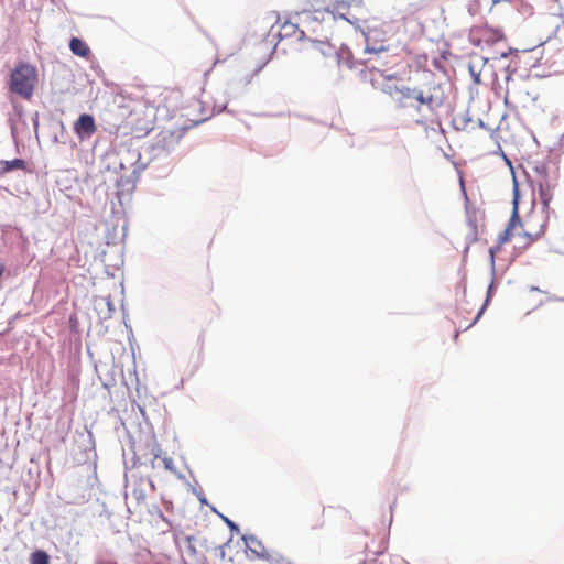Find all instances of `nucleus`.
<instances>
[{
    "instance_id": "obj_12",
    "label": "nucleus",
    "mask_w": 564,
    "mask_h": 564,
    "mask_svg": "<svg viewBox=\"0 0 564 564\" xmlns=\"http://www.w3.org/2000/svg\"><path fill=\"white\" fill-rule=\"evenodd\" d=\"M183 134H184V129L180 128V129H174V130L173 129H164L160 135H161L162 142H163V145L166 148H171L180 142Z\"/></svg>"
},
{
    "instance_id": "obj_6",
    "label": "nucleus",
    "mask_w": 564,
    "mask_h": 564,
    "mask_svg": "<svg viewBox=\"0 0 564 564\" xmlns=\"http://www.w3.org/2000/svg\"><path fill=\"white\" fill-rule=\"evenodd\" d=\"M156 110L154 106L140 104L129 115V123L137 134H148L154 126Z\"/></svg>"
},
{
    "instance_id": "obj_20",
    "label": "nucleus",
    "mask_w": 564,
    "mask_h": 564,
    "mask_svg": "<svg viewBox=\"0 0 564 564\" xmlns=\"http://www.w3.org/2000/svg\"><path fill=\"white\" fill-rule=\"evenodd\" d=\"M501 56H502V57H507V56H508V54H507V53H502V54H501Z\"/></svg>"
},
{
    "instance_id": "obj_15",
    "label": "nucleus",
    "mask_w": 564,
    "mask_h": 564,
    "mask_svg": "<svg viewBox=\"0 0 564 564\" xmlns=\"http://www.w3.org/2000/svg\"><path fill=\"white\" fill-rule=\"evenodd\" d=\"M1 165H2L1 170L3 173L10 172L15 169H19V170L26 169L25 161L22 159H14L12 161H1Z\"/></svg>"
},
{
    "instance_id": "obj_14",
    "label": "nucleus",
    "mask_w": 564,
    "mask_h": 564,
    "mask_svg": "<svg viewBox=\"0 0 564 564\" xmlns=\"http://www.w3.org/2000/svg\"><path fill=\"white\" fill-rule=\"evenodd\" d=\"M403 84H399L393 77H388L386 83L382 85L381 89L383 93L388 94L394 101H397L398 96L402 89Z\"/></svg>"
},
{
    "instance_id": "obj_18",
    "label": "nucleus",
    "mask_w": 564,
    "mask_h": 564,
    "mask_svg": "<svg viewBox=\"0 0 564 564\" xmlns=\"http://www.w3.org/2000/svg\"><path fill=\"white\" fill-rule=\"evenodd\" d=\"M474 80H475V83H477V84H479V83H480V76H479V74L474 75Z\"/></svg>"
},
{
    "instance_id": "obj_9",
    "label": "nucleus",
    "mask_w": 564,
    "mask_h": 564,
    "mask_svg": "<svg viewBox=\"0 0 564 564\" xmlns=\"http://www.w3.org/2000/svg\"><path fill=\"white\" fill-rule=\"evenodd\" d=\"M74 131L78 138H89L96 132V123L93 116L83 113L74 123Z\"/></svg>"
},
{
    "instance_id": "obj_13",
    "label": "nucleus",
    "mask_w": 564,
    "mask_h": 564,
    "mask_svg": "<svg viewBox=\"0 0 564 564\" xmlns=\"http://www.w3.org/2000/svg\"><path fill=\"white\" fill-rule=\"evenodd\" d=\"M69 48L73 54L84 58H87L91 53L89 46L78 37H73L70 40Z\"/></svg>"
},
{
    "instance_id": "obj_2",
    "label": "nucleus",
    "mask_w": 564,
    "mask_h": 564,
    "mask_svg": "<svg viewBox=\"0 0 564 564\" xmlns=\"http://www.w3.org/2000/svg\"><path fill=\"white\" fill-rule=\"evenodd\" d=\"M36 80L37 73L35 67L26 63H19L11 72L9 88L11 93L24 99H30L33 95Z\"/></svg>"
},
{
    "instance_id": "obj_10",
    "label": "nucleus",
    "mask_w": 564,
    "mask_h": 564,
    "mask_svg": "<svg viewBox=\"0 0 564 564\" xmlns=\"http://www.w3.org/2000/svg\"><path fill=\"white\" fill-rule=\"evenodd\" d=\"M306 51L315 59L319 56L328 57L335 54V47L326 41H310Z\"/></svg>"
},
{
    "instance_id": "obj_19",
    "label": "nucleus",
    "mask_w": 564,
    "mask_h": 564,
    "mask_svg": "<svg viewBox=\"0 0 564 564\" xmlns=\"http://www.w3.org/2000/svg\"><path fill=\"white\" fill-rule=\"evenodd\" d=\"M480 313H481V311L478 313L477 317H475L474 323H475L476 321H478V317H479Z\"/></svg>"
},
{
    "instance_id": "obj_17",
    "label": "nucleus",
    "mask_w": 564,
    "mask_h": 564,
    "mask_svg": "<svg viewBox=\"0 0 564 564\" xmlns=\"http://www.w3.org/2000/svg\"><path fill=\"white\" fill-rule=\"evenodd\" d=\"M163 464H164V467L167 469V470H171V471H174V462H173V458L171 457H165L163 458Z\"/></svg>"
},
{
    "instance_id": "obj_1",
    "label": "nucleus",
    "mask_w": 564,
    "mask_h": 564,
    "mask_svg": "<svg viewBox=\"0 0 564 564\" xmlns=\"http://www.w3.org/2000/svg\"><path fill=\"white\" fill-rule=\"evenodd\" d=\"M444 101L445 94L440 85L429 86L425 90L410 88L403 85L397 98V102L401 107H414L419 112H422L423 109L426 108L430 113L441 108Z\"/></svg>"
},
{
    "instance_id": "obj_4",
    "label": "nucleus",
    "mask_w": 564,
    "mask_h": 564,
    "mask_svg": "<svg viewBox=\"0 0 564 564\" xmlns=\"http://www.w3.org/2000/svg\"><path fill=\"white\" fill-rule=\"evenodd\" d=\"M351 6V0H310V8L304 9V13H311L314 19H324V14H329L334 20H347Z\"/></svg>"
},
{
    "instance_id": "obj_11",
    "label": "nucleus",
    "mask_w": 564,
    "mask_h": 564,
    "mask_svg": "<svg viewBox=\"0 0 564 564\" xmlns=\"http://www.w3.org/2000/svg\"><path fill=\"white\" fill-rule=\"evenodd\" d=\"M480 40L486 44H496L502 40H506L503 32L500 29H496L489 25H484L478 29Z\"/></svg>"
},
{
    "instance_id": "obj_3",
    "label": "nucleus",
    "mask_w": 564,
    "mask_h": 564,
    "mask_svg": "<svg viewBox=\"0 0 564 564\" xmlns=\"http://www.w3.org/2000/svg\"><path fill=\"white\" fill-rule=\"evenodd\" d=\"M550 216V208L542 206L541 209L532 208L529 214L521 220L520 227L525 239L524 247L532 245L540 239L546 231Z\"/></svg>"
},
{
    "instance_id": "obj_7",
    "label": "nucleus",
    "mask_w": 564,
    "mask_h": 564,
    "mask_svg": "<svg viewBox=\"0 0 564 564\" xmlns=\"http://www.w3.org/2000/svg\"><path fill=\"white\" fill-rule=\"evenodd\" d=\"M532 184L533 187H536L539 191L542 206L550 208L556 184L549 177L545 169H535V177L532 180Z\"/></svg>"
},
{
    "instance_id": "obj_8",
    "label": "nucleus",
    "mask_w": 564,
    "mask_h": 564,
    "mask_svg": "<svg viewBox=\"0 0 564 564\" xmlns=\"http://www.w3.org/2000/svg\"><path fill=\"white\" fill-rule=\"evenodd\" d=\"M366 48L368 53H380L388 50V39L383 31L378 28H369L365 32Z\"/></svg>"
},
{
    "instance_id": "obj_16",
    "label": "nucleus",
    "mask_w": 564,
    "mask_h": 564,
    "mask_svg": "<svg viewBox=\"0 0 564 564\" xmlns=\"http://www.w3.org/2000/svg\"><path fill=\"white\" fill-rule=\"evenodd\" d=\"M31 564H50V556L46 552L37 550L30 556Z\"/></svg>"
},
{
    "instance_id": "obj_5",
    "label": "nucleus",
    "mask_w": 564,
    "mask_h": 564,
    "mask_svg": "<svg viewBox=\"0 0 564 564\" xmlns=\"http://www.w3.org/2000/svg\"><path fill=\"white\" fill-rule=\"evenodd\" d=\"M519 200H520V191L519 184L517 182L516 176L513 175V198H512V213L509 218V221L502 232H500L497 237V247L490 248V257L491 261H494L495 252L499 250L505 243L509 242L514 236V229L520 226L521 219L519 215Z\"/></svg>"
}]
</instances>
